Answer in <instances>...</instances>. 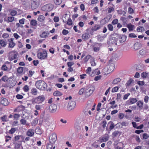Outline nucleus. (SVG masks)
<instances>
[{
    "label": "nucleus",
    "mask_w": 149,
    "mask_h": 149,
    "mask_svg": "<svg viewBox=\"0 0 149 149\" xmlns=\"http://www.w3.org/2000/svg\"><path fill=\"white\" fill-rule=\"evenodd\" d=\"M84 122L82 119L78 118L76 120L74 125V127L75 130H84L83 125Z\"/></svg>",
    "instance_id": "nucleus-1"
},
{
    "label": "nucleus",
    "mask_w": 149,
    "mask_h": 149,
    "mask_svg": "<svg viewBox=\"0 0 149 149\" xmlns=\"http://www.w3.org/2000/svg\"><path fill=\"white\" fill-rule=\"evenodd\" d=\"M35 85L37 88L42 90H45L47 87L46 84L44 81L42 80L36 81Z\"/></svg>",
    "instance_id": "nucleus-2"
},
{
    "label": "nucleus",
    "mask_w": 149,
    "mask_h": 149,
    "mask_svg": "<svg viewBox=\"0 0 149 149\" xmlns=\"http://www.w3.org/2000/svg\"><path fill=\"white\" fill-rule=\"evenodd\" d=\"M120 36L118 34H114L111 36L109 43L110 44H113L117 45V41L120 38Z\"/></svg>",
    "instance_id": "nucleus-3"
},
{
    "label": "nucleus",
    "mask_w": 149,
    "mask_h": 149,
    "mask_svg": "<svg viewBox=\"0 0 149 149\" xmlns=\"http://www.w3.org/2000/svg\"><path fill=\"white\" fill-rule=\"evenodd\" d=\"M114 69V65L113 63H109L107 65V68H104L103 70V71L105 74H108L111 72Z\"/></svg>",
    "instance_id": "nucleus-4"
},
{
    "label": "nucleus",
    "mask_w": 149,
    "mask_h": 149,
    "mask_svg": "<svg viewBox=\"0 0 149 149\" xmlns=\"http://www.w3.org/2000/svg\"><path fill=\"white\" fill-rule=\"evenodd\" d=\"M45 98V97L43 95L39 96L32 100V103L33 104L41 103L44 100Z\"/></svg>",
    "instance_id": "nucleus-5"
},
{
    "label": "nucleus",
    "mask_w": 149,
    "mask_h": 149,
    "mask_svg": "<svg viewBox=\"0 0 149 149\" xmlns=\"http://www.w3.org/2000/svg\"><path fill=\"white\" fill-rule=\"evenodd\" d=\"M54 7V6L53 4L49 3L42 6V10L44 11H50L53 9Z\"/></svg>",
    "instance_id": "nucleus-6"
},
{
    "label": "nucleus",
    "mask_w": 149,
    "mask_h": 149,
    "mask_svg": "<svg viewBox=\"0 0 149 149\" xmlns=\"http://www.w3.org/2000/svg\"><path fill=\"white\" fill-rule=\"evenodd\" d=\"M40 4V0H33L31 3V8L34 10L38 8Z\"/></svg>",
    "instance_id": "nucleus-7"
},
{
    "label": "nucleus",
    "mask_w": 149,
    "mask_h": 149,
    "mask_svg": "<svg viewBox=\"0 0 149 149\" xmlns=\"http://www.w3.org/2000/svg\"><path fill=\"white\" fill-rule=\"evenodd\" d=\"M37 56L39 58L44 59L47 58V53L46 51H44L42 52H39L37 54Z\"/></svg>",
    "instance_id": "nucleus-8"
},
{
    "label": "nucleus",
    "mask_w": 149,
    "mask_h": 149,
    "mask_svg": "<svg viewBox=\"0 0 149 149\" xmlns=\"http://www.w3.org/2000/svg\"><path fill=\"white\" fill-rule=\"evenodd\" d=\"M76 102L74 101H70L67 105V109L69 111H71L74 109L76 105Z\"/></svg>",
    "instance_id": "nucleus-9"
},
{
    "label": "nucleus",
    "mask_w": 149,
    "mask_h": 149,
    "mask_svg": "<svg viewBox=\"0 0 149 149\" xmlns=\"http://www.w3.org/2000/svg\"><path fill=\"white\" fill-rule=\"evenodd\" d=\"M57 139V135L55 133H54L51 135L49 138V141L50 143L52 144H54Z\"/></svg>",
    "instance_id": "nucleus-10"
},
{
    "label": "nucleus",
    "mask_w": 149,
    "mask_h": 149,
    "mask_svg": "<svg viewBox=\"0 0 149 149\" xmlns=\"http://www.w3.org/2000/svg\"><path fill=\"white\" fill-rule=\"evenodd\" d=\"M57 109V106L55 104H52L49 106V110L51 113H53L55 112L56 111Z\"/></svg>",
    "instance_id": "nucleus-11"
},
{
    "label": "nucleus",
    "mask_w": 149,
    "mask_h": 149,
    "mask_svg": "<svg viewBox=\"0 0 149 149\" xmlns=\"http://www.w3.org/2000/svg\"><path fill=\"white\" fill-rule=\"evenodd\" d=\"M109 138V136L108 134H105L102 137H100L99 141L100 143L105 142L107 141Z\"/></svg>",
    "instance_id": "nucleus-12"
},
{
    "label": "nucleus",
    "mask_w": 149,
    "mask_h": 149,
    "mask_svg": "<svg viewBox=\"0 0 149 149\" xmlns=\"http://www.w3.org/2000/svg\"><path fill=\"white\" fill-rule=\"evenodd\" d=\"M114 145L116 149H123L124 144L122 142H118L117 141H115Z\"/></svg>",
    "instance_id": "nucleus-13"
},
{
    "label": "nucleus",
    "mask_w": 149,
    "mask_h": 149,
    "mask_svg": "<svg viewBox=\"0 0 149 149\" xmlns=\"http://www.w3.org/2000/svg\"><path fill=\"white\" fill-rule=\"evenodd\" d=\"M13 38H11L8 39V41L9 42V47L13 48L15 46V44L13 42Z\"/></svg>",
    "instance_id": "nucleus-14"
},
{
    "label": "nucleus",
    "mask_w": 149,
    "mask_h": 149,
    "mask_svg": "<svg viewBox=\"0 0 149 149\" xmlns=\"http://www.w3.org/2000/svg\"><path fill=\"white\" fill-rule=\"evenodd\" d=\"M1 102L2 104L4 106H7L9 104V102L8 100L5 98H2Z\"/></svg>",
    "instance_id": "nucleus-15"
},
{
    "label": "nucleus",
    "mask_w": 149,
    "mask_h": 149,
    "mask_svg": "<svg viewBox=\"0 0 149 149\" xmlns=\"http://www.w3.org/2000/svg\"><path fill=\"white\" fill-rule=\"evenodd\" d=\"M120 36V38H119V39H120V43H123L126 41V36H125L123 35L122 36Z\"/></svg>",
    "instance_id": "nucleus-16"
},
{
    "label": "nucleus",
    "mask_w": 149,
    "mask_h": 149,
    "mask_svg": "<svg viewBox=\"0 0 149 149\" xmlns=\"http://www.w3.org/2000/svg\"><path fill=\"white\" fill-rule=\"evenodd\" d=\"M115 126L114 124L112 122H110L107 125V127H109L110 130L113 129Z\"/></svg>",
    "instance_id": "nucleus-17"
},
{
    "label": "nucleus",
    "mask_w": 149,
    "mask_h": 149,
    "mask_svg": "<svg viewBox=\"0 0 149 149\" xmlns=\"http://www.w3.org/2000/svg\"><path fill=\"white\" fill-rule=\"evenodd\" d=\"M54 96H60L62 95L63 94L58 91H56L54 92L53 93Z\"/></svg>",
    "instance_id": "nucleus-18"
},
{
    "label": "nucleus",
    "mask_w": 149,
    "mask_h": 149,
    "mask_svg": "<svg viewBox=\"0 0 149 149\" xmlns=\"http://www.w3.org/2000/svg\"><path fill=\"white\" fill-rule=\"evenodd\" d=\"M89 36L88 34L86 33L82 35V38L84 40H86L89 38Z\"/></svg>",
    "instance_id": "nucleus-19"
},
{
    "label": "nucleus",
    "mask_w": 149,
    "mask_h": 149,
    "mask_svg": "<svg viewBox=\"0 0 149 149\" xmlns=\"http://www.w3.org/2000/svg\"><path fill=\"white\" fill-rule=\"evenodd\" d=\"M127 27L130 31H132L135 28L134 25H132L131 24H128Z\"/></svg>",
    "instance_id": "nucleus-20"
},
{
    "label": "nucleus",
    "mask_w": 149,
    "mask_h": 149,
    "mask_svg": "<svg viewBox=\"0 0 149 149\" xmlns=\"http://www.w3.org/2000/svg\"><path fill=\"white\" fill-rule=\"evenodd\" d=\"M121 81V79L119 78L115 79L112 82V84H116Z\"/></svg>",
    "instance_id": "nucleus-21"
},
{
    "label": "nucleus",
    "mask_w": 149,
    "mask_h": 149,
    "mask_svg": "<svg viewBox=\"0 0 149 149\" xmlns=\"http://www.w3.org/2000/svg\"><path fill=\"white\" fill-rule=\"evenodd\" d=\"M0 44L1 46L3 47H5L7 44V42H5L4 40H0Z\"/></svg>",
    "instance_id": "nucleus-22"
},
{
    "label": "nucleus",
    "mask_w": 149,
    "mask_h": 149,
    "mask_svg": "<svg viewBox=\"0 0 149 149\" xmlns=\"http://www.w3.org/2000/svg\"><path fill=\"white\" fill-rule=\"evenodd\" d=\"M54 3L56 5H60L62 3V0H52Z\"/></svg>",
    "instance_id": "nucleus-23"
},
{
    "label": "nucleus",
    "mask_w": 149,
    "mask_h": 149,
    "mask_svg": "<svg viewBox=\"0 0 149 149\" xmlns=\"http://www.w3.org/2000/svg\"><path fill=\"white\" fill-rule=\"evenodd\" d=\"M24 70V68L22 67H19L17 69V72L19 74L22 73Z\"/></svg>",
    "instance_id": "nucleus-24"
},
{
    "label": "nucleus",
    "mask_w": 149,
    "mask_h": 149,
    "mask_svg": "<svg viewBox=\"0 0 149 149\" xmlns=\"http://www.w3.org/2000/svg\"><path fill=\"white\" fill-rule=\"evenodd\" d=\"M3 122H7L9 121L7 117V116L6 115L3 116L1 118Z\"/></svg>",
    "instance_id": "nucleus-25"
},
{
    "label": "nucleus",
    "mask_w": 149,
    "mask_h": 149,
    "mask_svg": "<svg viewBox=\"0 0 149 149\" xmlns=\"http://www.w3.org/2000/svg\"><path fill=\"white\" fill-rule=\"evenodd\" d=\"M67 15V14H65L63 17V22H67V20H68L69 18Z\"/></svg>",
    "instance_id": "nucleus-26"
},
{
    "label": "nucleus",
    "mask_w": 149,
    "mask_h": 149,
    "mask_svg": "<svg viewBox=\"0 0 149 149\" xmlns=\"http://www.w3.org/2000/svg\"><path fill=\"white\" fill-rule=\"evenodd\" d=\"M129 100L131 104H133L136 102L138 100L136 98H131Z\"/></svg>",
    "instance_id": "nucleus-27"
},
{
    "label": "nucleus",
    "mask_w": 149,
    "mask_h": 149,
    "mask_svg": "<svg viewBox=\"0 0 149 149\" xmlns=\"http://www.w3.org/2000/svg\"><path fill=\"white\" fill-rule=\"evenodd\" d=\"M37 91L36 88H33L31 90V93L33 95H36L37 94Z\"/></svg>",
    "instance_id": "nucleus-28"
},
{
    "label": "nucleus",
    "mask_w": 149,
    "mask_h": 149,
    "mask_svg": "<svg viewBox=\"0 0 149 149\" xmlns=\"http://www.w3.org/2000/svg\"><path fill=\"white\" fill-rule=\"evenodd\" d=\"M15 146L14 149H19L22 145L21 143H14Z\"/></svg>",
    "instance_id": "nucleus-29"
},
{
    "label": "nucleus",
    "mask_w": 149,
    "mask_h": 149,
    "mask_svg": "<svg viewBox=\"0 0 149 149\" xmlns=\"http://www.w3.org/2000/svg\"><path fill=\"white\" fill-rule=\"evenodd\" d=\"M17 12L16 11L14 10H12L10 11V14L12 16H14L16 15Z\"/></svg>",
    "instance_id": "nucleus-30"
},
{
    "label": "nucleus",
    "mask_w": 149,
    "mask_h": 149,
    "mask_svg": "<svg viewBox=\"0 0 149 149\" xmlns=\"http://www.w3.org/2000/svg\"><path fill=\"white\" fill-rule=\"evenodd\" d=\"M49 33L47 34L45 32H44L40 35V37L42 38H44L47 37Z\"/></svg>",
    "instance_id": "nucleus-31"
},
{
    "label": "nucleus",
    "mask_w": 149,
    "mask_h": 149,
    "mask_svg": "<svg viewBox=\"0 0 149 149\" xmlns=\"http://www.w3.org/2000/svg\"><path fill=\"white\" fill-rule=\"evenodd\" d=\"M100 28V26L99 25H95V26L92 28V30L93 31H96L99 29Z\"/></svg>",
    "instance_id": "nucleus-32"
},
{
    "label": "nucleus",
    "mask_w": 149,
    "mask_h": 149,
    "mask_svg": "<svg viewBox=\"0 0 149 149\" xmlns=\"http://www.w3.org/2000/svg\"><path fill=\"white\" fill-rule=\"evenodd\" d=\"M97 47H95L93 48V50L95 52H98L100 50V44H97Z\"/></svg>",
    "instance_id": "nucleus-33"
},
{
    "label": "nucleus",
    "mask_w": 149,
    "mask_h": 149,
    "mask_svg": "<svg viewBox=\"0 0 149 149\" xmlns=\"http://www.w3.org/2000/svg\"><path fill=\"white\" fill-rule=\"evenodd\" d=\"M148 75V73L146 72H143L141 74V77L144 78H145L147 77Z\"/></svg>",
    "instance_id": "nucleus-34"
},
{
    "label": "nucleus",
    "mask_w": 149,
    "mask_h": 149,
    "mask_svg": "<svg viewBox=\"0 0 149 149\" xmlns=\"http://www.w3.org/2000/svg\"><path fill=\"white\" fill-rule=\"evenodd\" d=\"M37 24V22L35 20H32L30 22L31 24L33 26H36Z\"/></svg>",
    "instance_id": "nucleus-35"
},
{
    "label": "nucleus",
    "mask_w": 149,
    "mask_h": 149,
    "mask_svg": "<svg viewBox=\"0 0 149 149\" xmlns=\"http://www.w3.org/2000/svg\"><path fill=\"white\" fill-rule=\"evenodd\" d=\"M120 132L118 131H114L113 133L112 134L113 136V137L114 136H116L118 135H120V134H119Z\"/></svg>",
    "instance_id": "nucleus-36"
},
{
    "label": "nucleus",
    "mask_w": 149,
    "mask_h": 149,
    "mask_svg": "<svg viewBox=\"0 0 149 149\" xmlns=\"http://www.w3.org/2000/svg\"><path fill=\"white\" fill-rule=\"evenodd\" d=\"M26 134L28 136H32L34 135V133L33 131H27Z\"/></svg>",
    "instance_id": "nucleus-37"
},
{
    "label": "nucleus",
    "mask_w": 149,
    "mask_h": 149,
    "mask_svg": "<svg viewBox=\"0 0 149 149\" xmlns=\"http://www.w3.org/2000/svg\"><path fill=\"white\" fill-rule=\"evenodd\" d=\"M137 105L139 107H142L143 106V102L140 101H139L137 103Z\"/></svg>",
    "instance_id": "nucleus-38"
},
{
    "label": "nucleus",
    "mask_w": 149,
    "mask_h": 149,
    "mask_svg": "<svg viewBox=\"0 0 149 149\" xmlns=\"http://www.w3.org/2000/svg\"><path fill=\"white\" fill-rule=\"evenodd\" d=\"M5 141L7 142L11 139V137L9 136L6 135L5 136Z\"/></svg>",
    "instance_id": "nucleus-39"
},
{
    "label": "nucleus",
    "mask_w": 149,
    "mask_h": 149,
    "mask_svg": "<svg viewBox=\"0 0 149 149\" xmlns=\"http://www.w3.org/2000/svg\"><path fill=\"white\" fill-rule=\"evenodd\" d=\"M45 19V17L42 15L40 16L38 18V20L39 21L41 22H42Z\"/></svg>",
    "instance_id": "nucleus-40"
},
{
    "label": "nucleus",
    "mask_w": 149,
    "mask_h": 149,
    "mask_svg": "<svg viewBox=\"0 0 149 149\" xmlns=\"http://www.w3.org/2000/svg\"><path fill=\"white\" fill-rule=\"evenodd\" d=\"M20 116V115L17 113H15L13 115V117L14 119L16 120H17Z\"/></svg>",
    "instance_id": "nucleus-41"
},
{
    "label": "nucleus",
    "mask_w": 149,
    "mask_h": 149,
    "mask_svg": "<svg viewBox=\"0 0 149 149\" xmlns=\"http://www.w3.org/2000/svg\"><path fill=\"white\" fill-rule=\"evenodd\" d=\"M133 80L132 79H130L128 81L127 83L126 84V86H130L131 83L133 81Z\"/></svg>",
    "instance_id": "nucleus-42"
},
{
    "label": "nucleus",
    "mask_w": 149,
    "mask_h": 149,
    "mask_svg": "<svg viewBox=\"0 0 149 149\" xmlns=\"http://www.w3.org/2000/svg\"><path fill=\"white\" fill-rule=\"evenodd\" d=\"M149 137V136L148 134H146L144 133L143 134V139H148Z\"/></svg>",
    "instance_id": "nucleus-43"
},
{
    "label": "nucleus",
    "mask_w": 149,
    "mask_h": 149,
    "mask_svg": "<svg viewBox=\"0 0 149 149\" xmlns=\"http://www.w3.org/2000/svg\"><path fill=\"white\" fill-rule=\"evenodd\" d=\"M67 24L69 25H71L72 23V22L70 18H69L66 22Z\"/></svg>",
    "instance_id": "nucleus-44"
},
{
    "label": "nucleus",
    "mask_w": 149,
    "mask_h": 149,
    "mask_svg": "<svg viewBox=\"0 0 149 149\" xmlns=\"http://www.w3.org/2000/svg\"><path fill=\"white\" fill-rule=\"evenodd\" d=\"M14 17L12 16L11 17H9L8 18V20L9 22H13L14 20Z\"/></svg>",
    "instance_id": "nucleus-45"
},
{
    "label": "nucleus",
    "mask_w": 149,
    "mask_h": 149,
    "mask_svg": "<svg viewBox=\"0 0 149 149\" xmlns=\"http://www.w3.org/2000/svg\"><path fill=\"white\" fill-rule=\"evenodd\" d=\"M38 120L37 118H35L34 119L32 122V125H35L38 122Z\"/></svg>",
    "instance_id": "nucleus-46"
},
{
    "label": "nucleus",
    "mask_w": 149,
    "mask_h": 149,
    "mask_svg": "<svg viewBox=\"0 0 149 149\" xmlns=\"http://www.w3.org/2000/svg\"><path fill=\"white\" fill-rule=\"evenodd\" d=\"M128 12L130 14H132L134 13V10L132 8L130 7L128 8Z\"/></svg>",
    "instance_id": "nucleus-47"
},
{
    "label": "nucleus",
    "mask_w": 149,
    "mask_h": 149,
    "mask_svg": "<svg viewBox=\"0 0 149 149\" xmlns=\"http://www.w3.org/2000/svg\"><path fill=\"white\" fill-rule=\"evenodd\" d=\"M84 91V88H81L79 92V94L80 95H82Z\"/></svg>",
    "instance_id": "nucleus-48"
},
{
    "label": "nucleus",
    "mask_w": 149,
    "mask_h": 149,
    "mask_svg": "<svg viewBox=\"0 0 149 149\" xmlns=\"http://www.w3.org/2000/svg\"><path fill=\"white\" fill-rule=\"evenodd\" d=\"M118 89V88L117 86H116L113 88L112 90V92L114 93L116 92Z\"/></svg>",
    "instance_id": "nucleus-49"
},
{
    "label": "nucleus",
    "mask_w": 149,
    "mask_h": 149,
    "mask_svg": "<svg viewBox=\"0 0 149 149\" xmlns=\"http://www.w3.org/2000/svg\"><path fill=\"white\" fill-rule=\"evenodd\" d=\"M23 90L25 92H27L29 90V88L28 86L26 85L23 88Z\"/></svg>",
    "instance_id": "nucleus-50"
},
{
    "label": "nucleus",
    "mask_w": 149,
    "mask_h": 149,
    "mask_svg": "<svg viewBox=\"0 0 149 149\" xmlns=\"http://www.w3.org/2000/svg\"><path fill=\"white\" fill-rule=\"evenodd\" d=\"M20 122L22 125H25L26 124V121L24 119H22L20 120Z\"/></svg>",
    "instance_id": "nucleus-51"
},
{
    "label": "nucleus",
    "mask_w": 149,
    "mask_h": 149,
    "mask_svg": "<svg viewBox=\"0 0 149 149\" xmlns=\"http://www.w3.org/2000/svg\"><path fill=\"white\" fill-rule=\"evenodd\" d=\"M109 29L110 31H112L113 30V28L112 25L111 24H109L107 26Z\"/></svg>",
    "instance_id": "nucleus-52"
},
{
    "label": "nucleus",
    "mask_w": 149,
    "mask_h": 149,
    "mask_svg": "<svg viewBox=\"0 0 149 149\" xmlns=\"http://www.w3.org/2000/svg\"><path fill=\"white\" fill-rule=\"evenodd\" d=\"M91 56L90 55H88L86 56L84 58V61L85 62H86L88 61V59L91 58Z\"/></svg>",
    "instance_id": "nucleus-53"
},
{
    "label": "nucleus",
    "mask_w": 149,
    "mask_h": 149,
    "mask_svg": "<svg viewBox=\"0 0 149 149\" xmlns=\"http://www.w3.org/2000/svg\"><path fill=\"white\" fill-rule=\"evenodd\" d=\"M93 73H95L96 75H99L100 73V70H98V69L95 70L93 72Z\"/></svg>",
    "instance_id": "nucleus-54"
},
{
    "label": "nucleus",
    "mask_w": 149,
    "mask_h": 149,
    "mask_svg": "<svg viewBox=\"0 0 149 149\" xmlns=\"http://www.w3.org/2000/svg\"><path fill=\"white\" fill-rule=\"evenodd\" d=\"M118 20L117 19H115L112 22V24L113 25H115L118 23Z\"/></svg>",
    "instance_id": "nucleus-55"
},
{
    "label": "nucleus",
    "mask_w": 149,
    "mask_h": 149,
    "mask_svg": "<svg viewBox=\"0 0 149 149\" xmlns=\"http://www.w3.org/2000/svg\"><path fill=\"white\" fill-rule=\"evenodd\" d=\"M146 53L145 50H141L139 51V53L140 54L143 55L144 54Z\"/></svg>",
    "instance_id": "nucleus-56"
},
{
    "label": "nucleus",
    "mask_w": 149,
    "mask_h": 149,
    "mask_svg": "<svg viewBox=\"0 0 149 149\" xmlns=\"http://www.w3.org/2000/svg\"><path fill=\"white\" fill-rule=\"evenodd\" d=\"M17 55L16 54H14L11 55V58L13 60L16 58Z\"/></svg>",
    "instance_id": "nucleus-57"
},
{
    "label": "nucleus",
    "mask_w": 149,
    "mask_h": 149,
    "mask_svg": "<svg viewBox=\"0 0 149 149\" xmlns=\"http://www.w3.org/2000/svg\"><path fill=\"white\" fill-rule=\"evenodd\" d=\"M8 79V78L6 76H4L3 77L1 78V80L4 81H7Z\"/></svg>",
    "instance_id": "nucleus-58"
},
{
    "label": "nucleus",
    "mask_w": 149,
    "mask_h": 149,
    "mask_svg": "<svg viewBox=\"0 0 149 149\" xmlns=\"http://www.w3.org/2000/svg\"><path fill=\"white\" fill-rule=\"evenodd\" d=\"M9 36V34L8 33H4L2 35V37L4 38H8Z\"/></svg>",
    "instance_id": "nucleus-59"
},
{
    "label": "nucleus",
    "mask_w": 149,
    "mask_h": 149,
    "mask_svg": "<svg viewBox=\"0 0 149 149\" xmlns=\"http://www.w3.org/2000/svg\"><path fill=\"white\" fill-rule=\"evenodd\" d=\"M2 70L4 71H6L8 69L7 67L5 65H3L1 68Z\"/></svg>",
    "instance_id": "nucleus-60"
},
{
    "label": "nucleus",
    "mask_w": 149,
    "mask_h": 149,
    "mask_svg": "<svg viewBox=\"0 0 149 149\" xmlns=\"http://www.w3.org/2000/svg\"><path fill=\"white\" fill-rule=\"evenodd\" d=\"M124 114L122 113H120L118 114V118L120 119L123 118H124Z\"/></svg>",
    "instance_id": "nucleus-61"
},
{
    "label": "nucleus",
    "mask_w": 149,
    "mask_h": 149,
    "mask_svg": "<svg viewBox=\"0 0 149 149\" xmlns=\"http://www.w3.org/2000/svg\"><path fill=\"white\" fill-rule=\"evenodd\" d=\"M21 136L17 135L15 136L14 137V140L15 141H17L20 139V137Z\"/></svg>",
    "instance_id": "nucleus-62"
},
{
    "label": "nucleus",
    "mask_w": 149,
    "mask_h": 149,
    "mask_svg": "<svg viewBox=\"0 0 149 149\" xmlns=\"http://www.w3.org/2000/svg\"><path fill=\"white\" fill-rule=\"evenodd\" d=\"M129 37L131 38H136L137 37L136 36L134 33H131L129 34Z\"/></svg>",
    "instance_id": "nucleus-63"
},
{
    "label": "nucleus",
    "mask_w": 149,
    "mask_h": 149,
    "mask_svg": "<svg viewBox=\"0 0 149 149\" xmlns=\"http://www.w3.org/2000/svg\"><path fill=\"white\" fill-rule=\"evenodd\" d=\"M53 146L52 144H49L47 145L46 149H52Z\"/></svg>",
    "instance_id": "nucleus-64"
}]
</instances>
